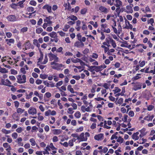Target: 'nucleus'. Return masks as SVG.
I'll return each mask as SVG.
<instances>
[{
    "instance_id": "nucleus-50",
    "label": "nucleus",
    "mask_w": 155,
    "mask_h": 155,
    "mask_svg": "<svg viewBox=\"0 0 155 155\" xmlns=\"http://www.w3.org/2000/svg\"><path fill=\"white\" fill-rule=\"evenodd\" d=\"M28 28L27 27H23L22 28L21 30V32H24L27 31H28Z\"/></svg>"
},
{
    "instance_id": "nucleus-44",
    "label": "nucleus",
    "mask_w": 155,
    "mask_h": 155,
    "mask_svg": "<svg viewBox=\"0 0 155 155\" xmlns=\"http://www.w3.org/2000/svg\"><path fill=\"white\" fill-rule=\"evenodd\" d=\"M27 9L28 12H32L34 10V8L32 7H29L27 8Z\"/></svg>"
},
{
    "instance_id": "nucleus-8",
    "label": "nucleus",
    "mask_w": 155,
    "mask_h": 155,
    "mask_svg": "<svg viewBox=\"0 0 155 155\" xmlns=\"http://www.w3.org/2000/svg\"><path fill=\"white\" fill-rule=\"evenodd\" d=\"M110 9V8L108 9L103 6H101L99 7V10L102 12L104 14H107Z\"/></svg>"
},
{
    "instance_id": "nucleus-10",
    "label": "nucleus",
    "mask_w": 155,
    "mask_h": 155,
    "mask_svg": "<svg viewBox=\"0 0 155 155\" xmlns=\"http://www.w3.org/2000/svg\"><path fill=\"white\" fill-rule=\"evenodd\" d=\"M74 46L78 48H82L84 46V44L81 41H77L74 43Z\"/></svg>"
},
{
    "instance_id": "nucleus-33",
    "label": "nucleus",
    "mask_w": 155,
    "mask_h": 155,
    "mask_svg": "<svg viewBox=\"0 0 155 155\" xmlns=\"http://www.w3.org/2000/svg\"><path fill=\"white\" fill-rule=\"evenodd\" d=\"M108 150V148L107 147H104L103 148V149H102L101 150H100L99 152L100 153L103 152L105 153L107 152Z\"/></svg>"
},
{
    "instance_id": "nucleus-5",
    "label": "nucleus",
    "mask_w": 155,
    "mask_h": 155,
    "mask_svg": "<svg viewBox=\"0 0 155 155\" xmlns=\"http://www.w3.org/2000/svg\"><path fill=\"white\" fill-rule=\"evenodd\" d=\"M132 84H134L133 89L135 91L140 89L141 88V85L138 83H132Z\"/></svg>"
},
{
    "instance_id": "nucleus-4",
    "label": "nucleus",
    "mask_w": 155,
    "mask_h": 155,
    "mask_svg": "<svg viewBox=\"0 0 155 155\" xmlns=\"http://www.w3.org/2000/svg\"><path fill=\"white\" fill-rule=\"evenodd\" d=\"M64 66V65L62 64L57 63L55 65H52L51 67L53 69L59 70L61 69V68L63 67Z\"/></svg>"
},
{
    "instance_id": "nucleus-20",
    "label": "nucleus",
    "mask_w": 155,
    "mask_h": 155,
    "mask_svg": "<svg viewBox=\"0 0 155 155\" xmlns=\"http://www.w3.org/2000/svg\"><path fill=\"white\" fill-rule=\"evenodd\" d=\"M154 117V115H152L151 116L149 117V116H146L144 118V119L148 121H151Z\"/></svg>"
},
{
    "instance_id": "nucleus-13",
    "label": "nucleus",
    "mask_w": 155,
    "mask_h": 155,
    "mask_svg": "<svg viewBox=\"0 0 155 155\" xmlns=\"http://www.w3.org/2000/svg\"><path fill=\"white\" fill-rule=\"evenodd\" d=\"M43 9H46L49 13L51 12V7L48 5H46L42 7Z\"/></svg>"
},
{
    "instance_id": "nucleus-64",
    "label": "nucleus",
    "mask_w": 155,
    "mask_h": 155,
    "mask_svg": "<svg viewBox=\"0 0 155 155\" xmlns=\"http://www.w3.org/2000/svg\"><path fill=\"white\" fill-rule=\"evenodd\" d=\"M72 78L75 79L77 80H78L81 78V77L79 76H75L74 75L72 76Z\"/></svg>"
},
{
    "instance_id": "nucleus-15",
    "label": "nucleus",
    "mask_w": 155,
    "mask_h": 155,
    "mask_svg": "<svg viewBox=\"0 0 155 155\" xmlns=\"http://www.w3.org/2000/svg\"><path fill=\"white\" fill-rule=\"evenodd\" d=\"M25 50H27L30 48V43L29 41H28L25 44Z\"/></svg>"
},
{
    "instance_id": "nucleus-58",
    "label": "nucleus",
    "mask_w": 155,
    "mask_h": 155,
    "mask_svg": "<svg viewBox=\"0 0 155 155\" xmlns=\"http://www.w3.org/2000/svg\"><path fill=\"white\" fill-rule=\"evenodd\" d=\"M77 122L75 120H71V125L73 126H75L76 125Z\"/></svg>"
},
{
    "instance_id": "nucleus-57",
    "label": "nucleus",
    "mask_w": 155,
    "mask_h": 155,
    "mask_svg": "<svg viewBox=\"0 0 155 155\" xmlns=\"http://www.w3.org/2000/svg\"><path fill=\"white\" fill-rule=\"evenodd\" d=\"M40 58H39L38 60L39 61H38V62L39 61H41L42 60L43 57V53L42 52H40Z\"/></svg>"
},
{
    "instance_id": "nucleus-7",
    "label": "nucleus",
    "mask_w": 155,
    "mask_h": 155,
    "mask_svg": "<svg viewBox=\"0 0 155 155\" xmlns=\"http://www.w3.org/2000/svg\"><path fill=\"white\" fill-rule=\"evenodd\" d=\"M28 113L32 115H34L35 114L37 113V110L35 108H34L33 107H31L28 110Z\"/></svg>"
},
{
    "instance_id": "nucleus-54",
    "label": "nucleus",
    "mask_w": 155,
    "mask_h": 155,
    "mask_svg": "<svg viewBox=\"0 0 155 155\" xmlns=\"http://www.w3.org/2000/svg\"><path fill=\"white\" fill-rule=\"evenodd\" d=\"M58 33H59L60 35L62 37L64 36H65V33L62 31H58Z\"/></svg>"
},
{
    "instance_id": "nucleus-55",
    "label": "nucleus",
    "mask_w": 155,
    "mask_h": 155,
    "mask_svg": "<svg viewBox=\"0 0 155 155\" xmlns=\"http://www.w3.org/2000/svg\"><path fill=\"white\" fill-rule=\"evenodd\" d=\"M139 63V65L140 67H143L145 64V62L144 61H143L141 62H140V61Z\"/></svg>"
},
{
    "instance_id": "nucleus-39",
    "label": "nucleus",
    "mask_w": 155,
    "mask_h": 155,
    "mask_svg": "<svg viewBox=\"0 0 155 155\" xmlns=\"http://www.w3.org/2000/svg\"><path fill=\"white\" fill-rule=\"evenodd\" d=\"M113 91L114 92V93L116 94V93L120 92L121 91V90L118 87H115V89L114 90H113Z\"/></svg>"
},
{
    "instance_id": "nucleus-17",
    "label": "nucleus",
    "mask_w": 155,
    "mask_h": 155,
    "mask_svg": "<svg viewBox=\"0 0 155 155\" xmlns=\"http://www.w3.org/2000/svg\"><path fill=\"white\" fill-rule=\"evenodd\" d=\"M109 41L114 48H115L116 47L117 45L115 41L111 38H109Z\"/></svg>"
},
{
    "instance_id": "nucleus-41",
    "label": "nucleus",
    "mask_w": 155,
    "mask_h": 155,
    "mask_svg": "<svg viewBox=\"0 0 155 155\" xmlns=\"http://www.w3.org/2000/svg\"><path fill=\"white\" fill-rule=\"evenodd\" d=\"M48 75L45 74H41L40 75V78L41 79H44L48 78Z\"/></svg>"
},
{
    "instance_id": "nucleus-11",
    "label": "nucleus",
    "mask_w": 155,
    "mask_h": 155,
    "mask_svg": "<svg viewBox=\"0 0 155 155\" xmlns=\"http://www.w3.org/2000/svg\"><path fill=\"white\" fill-rule=\"evenodd\" d=\"M104 134H100L97 135H96L94 137V138L95 140H99L103 139Z\"/></svg>"
},
{
    "instance_id": "nucleus-18",
    "label": "nucleus",
    "mask_w": 155,
    "mask_h": 155,
    "mask_svg": "<svg viewBox=\"0 0 155 155\" xmlns=\"http://www.w3.org/2000/svg\"><path fill=\"white\" fill-rule=\"evenodd\" d=\"M67 89L68 91H69L71 93H76L78 94V93L74 91V89L71 87V86L70 85H68L67 87Z\"/></svg>"
},
{
    "instance_id": "nucleus-24",
    "label": "nucleus",
    "mask_w": 155,
    "mask_h": 155,
    "mask_svg": "<svg viewBox=\"0 0 155 155\" xmlns=\"http://www.w3.org/2000/svg\"><path fill=\"white\" fill-rule=\"evenodd\" d=\"M126 8L128 10V11L127 12V13H132L133 12L132 8V7L129 5L126 6Z\"/></svg>"
},
{
    "instance_id": "nucleus-26",
    "label": "nucleus",
    "mask_w": 155,
    "mask_h": 155,
    "mask_svg": "<svg viewBox=\"0 0 155 155\" xmlns=\"http://www.w3.org/2000/svg\"><path fill=\"white\" fill-rule=\"evenodd\" d=\"M74 116L77 118H79L81 116V114L79 111L76 112L74 114Z\"/></svg>"
},
{
    "instance_id": "nucleus-61",
    "label": "nucleus",
    "mask_w": 155,
    "mask_h": 155,
    "mask_svg": "<svg viewBox=\"0 0 155 155\" xmlns=\"http://www.w3.org/2000/svg\"><path fill=\"white\" fill-rule=\"evenodd\" d=\"M73 140H70L68 142L69 145L71 147H72L73 145Z\"/></svg>"
},
{
    "instance_id": "nucleus-46",
    "label": "nucleus",
    "mask_w": 155,
    "mask_h": 155,
    "mask_svg": "<svg viewBox=\"0 0 155 155\" xmlns=\"http://www.w3.org/2000/svg\"><path fill=\"white\" fill-rule=\"evenodd\" d=\"M128 25V26H126L125 27H124L123 28H126V29H132L133 25L131 24H130V23H129V24Z\"/></svg>"
},
{
    "instance_id": "nucleus-1",
    "label": "nucleus",
    "mask_w": 155,
    "mask_h": 155,
    "mask_svg": "<svg viewBox=\"0 0 155 155\" xmlns=\"http://www.w3.org/2000/svg\"><path fill=\"white\" fill-rule=\"evenodd\" d=\"M26 82V77L25 75L22 76L18 75L17 77V82L19 84L25 83Z\"/></svg>"
},
{
    "instance_id": "nucleus-34",
    "label": "nucleus",
    "mask_w": 155,
    "mask_h": 155,
    "mask_svg": "<svg viewBox=\"0 0 155 155\" xmlns=\"http://www.w3.org/2000/svg\"><path fill=\"white\" fill-rule=\"evenodd\" d=\"M80 60V59L78 58H76L75 59H74L73 58L71 59V61L74 63L79 62Z\"/></svg>"
},
{
    "instance_id": "nucleus-21",
    "label": "nucleus",
    "mask_w": 155,
    "mask_h": 155,
    "mask_svg": "<svg viewBox=\"0 0 155 155\" xmlns=\"http://www.w3.org/2000/svg\"><path fill=\"white\" fill-rule=\"evenodd\" d=\"M68 18L70 19L73 21L77 20L78 19L77 17L73 15H71L70 16L68 17Z\"/></svg>"
},
{
    "instance_id": "nucleus-59",
    "label": "nucleus",
    "mask_w": 155,
    "mask_h": 155,
    "mask_svg": "<svg viewBox=\"0 0 155 155\" xmlns=\"http://www.w3.org/2000/svg\"><path fill=\"white\" fill-rule=\"evenodd\" d=\"M123 102V99L122 98H120L117 101V103L119 104H121Z\"/></svg>"
},
{
    "instance_id": "nucleus-31",
    "label": "nucleus",
    "mask_w": 155,
    "mask_h": 155,
    "mask_svg": "<svg viewBox=\"0 0 155 155\" xmlns=\"http://www.w3.org/2000/svg\"><path fill=\"white\" fill-rule=\"evenodd\" d=\"M48 61V58L47 57V54L45 55V59L44 60V61L41 63L42 64H46Z\"/></svg>"
},
{
    "instance_id": "nucleus-52",
    "label": "nucleus",
    "mask_w": 155,
    "mask_h": 155,
    "mask_svg": "<svg viewBox=\"0 0 155 155\" xmlns=\"http://www.w3.org/2000/svg\"><path fill=\"white\" fill-rule=\"evenodd\" d=\"M71 136L77 138V139L79 140V136L77 133L72 134Z\"/></svg>"
},
{
    "instance_id": "nucleus-25",
    "label": "nucleus",
    "mask_w": 155,
    "mask_h": 155,
    "mask_svg": "<svg viewBox=\"0 0 155 155\" xmlns=\"http://www.w3.org/2000/svg\"><path fill=\"white\" fill-rule=\"evenodd\" d=\"M12 116L13 119L16 121H18L19 120V117L16 113H14Z\"/></svg>"
},
{
    "instance_id": "nucleus-53",
    "label": "nucleus",
    "mask_w": 155,
    "mask_h": 155,
    "mask_svg": "<svg viewBox=\"0 0 155 155\" xmlns=\"http://www.w3.org/2000/svg\"><path fill=\"white\" fill-rule=\"evenodd\" d=\"M73 109L71 108H69L68 109V113L69 114H72L74 112V111L73 110Z\"/></svg>"
},
{
    "instance_id": "nucleus-12",
    "label": "nucleus",
    "mask_w": 155,
    "mask_h": 155,
    "mask_svg": "<svg viewBox=\"0 0 155 155\" xmlns=\"http://www.w3.org/2000/svg\"><path fill=\"white\" fill-rule=\"evenodd\" d=\"M49 35L51 38L56 39L58 38V36L57 33L54 31H52L48 34Z\"/></svg>"
},
{
    "instance_id": "nucleus-63",
    "label": "nucleus",
    "mask_w": 155,
    "mask_h": 155,
    "mask_svg": "<svg viewBox=\"0 0 155 155\" xmlns=\"http://www.w3.org/2000/svg\"><path fill=\"white\" fill-rule=\"evenodd\" d=\"M128 115L131 117H133L134 116V112L132 110H130L128 113Z\"/></svg>"
},
{
    "instance_id": "nucleus-32",
    "label": "nucleus",
    "mask_w": 155,
    "mask_h": 155,
    "mask_svg": "<svg viewBox=\"0 0 155 155\" xmlns=\"http://www.w3.org/2000/svg\"><path fill=\"white\" fill-rule=\"evenodd\" d=\"M33 93L32 92H31L29 94L26 95V99H29L31 98L33 95Z\"/></svg>"
},
{
    "instance_id": "nucleus-51",
    "label": "nucleus",
    "mask_w": 155,
    "mask_h": 155,
    "mask_svg": "<svg viewBox=\"0 0 155 155\" xmlns=\"http://www.w3.org/2000/svg\"><path fill=\"white\" fill-rule=\"evenodd\" d=\"M25 68H22L20 69V71L21 73L24 74H25L26 73V71H25Z\"/></svg>"
},
{
    "instance_id": "nucleus-42",
    "label": "nucleus",
    "mask_w": 155,
    "mask_h": 155,
    "mask_svg": "<svg viewBox=\"0 0 155 155\" xmlns=\"http://www.w3.org/2000/svg\"><path fill=\"white\" fill-rule=\"evenodd\" d=\"M8 71L5 68H1L0 69V72L1 73H5L8 72Z\"/></svg>"
},
{
    "instance_id": "nucleus-14",
    "label": "nucleus",
    "mask_w": 155,
    "mask_h": 155,
    "mask_svg": "<svg viewBox=\"0 0 155 155\" xmlns=\"http://www.w3.org/2000/svg\"><path fill=\"white\" fill-rule=\"evenodd\" d=\"M91 67L94 68L93 70L95 71L96 72H98L102 70V66H94Z\"/></svg>"
},
{
    "instance_id": "nucleus-37",
    "label": "nucleus",
    "mask_w": 155,
    "mask_h": 155,
    "mask_svg": "<svg viewBox=\"0 0 155 155\" xmlns=\"http://www.w3.org/2000/svg\"><path fill=\"white\" fill-rule=\"evenodd\" d=\"M70 26L68 25H66L64 26V28L63 29V30L65 32L67 31L68 29L69 28Z\"/></svg>"
},
{
    "instance_id": "nucleus-27",
    "label": "nucleus",
    "mask_w": 155,
    "mask_h": 155,
    "mask_svg": "<svg viewBox=\"0 0 155 155\" xmlns=\"http://www.w3.org/2000/svg\"><path fill=\"white\" fill-rule=\"evenodd\" d=\"M43 31V30L40 27L37 28L36 29V33L39 34L41 33Z\"/></svg>"
},
{
    "instance_id": "nucleus-30",
    "label": "nucleus",
    "mask_w": 155,
    "mask_h": 155,
    "mask_svg": "<svg viewBox=\"0 0 155 155\" xmlns=\"http://www.w3.org/2000/svg\"><path fill=\"white\" fill-rule=\"evenodd\" d=\"M30 142L31 143V145L32 146H35L36 145V142L34 138H32L29 140Z\"/></svg>"
},
{
    "instance_id": "nucleus-2",
    "label": "nucleus",
    "mask_w": 155,
    "mask_h": 155,
    "mask_svg": "<svg viewBox=\"0 0 155 155\" xmlns=\"http://www.w3.org/2000/svg\"><path fill=\"white\" fill-rule=\"evenodd\" d=\"M6 19L8 21L11 22H15L18 20V18L14 15H8L6 17Z\"/></svg>"
},
{
    "instance_id": "nucleus-56",
    "label": "nucleus",
    "mask_w": 155,
    "mask_h": 155,
    "mask_svg": "<svg viewBox=\"0 0 155 155\" xmlns=\"http://www.w3.org/2000/svg\"><path fill=\"white\" fill-rule=\"evenodd\" d=\"M2 131L5 134H8L10 133V130H7L5 129H2Z\"/></svg>"
},
{
    "instance_id": "nucleus-28",
    "label": "nucleus",
    "mask_w": 155,
    "mask_h": 155,
    "mask_svg": "<svg viewBox=\"0 0 155 155\" xmlns=\"http://www.w3.org/2000/svg\"><path fill=\"white\" fill-rule=\"evenodd\" d=\"M44 21L46 23H48V25H50L52 23V21H51L50 20L47 19V18L45 19L44 20Z\"/></svg>"
},
{
    "instance_id": "nucleus-23",
    "label": "nucleus",
    "mask_w": 155,
    "mask_h": 155,
    "mask_svg": "<svg viewBox=\"0 0 155 155\" xmlns=\"http://www.w3.org/2000/svg\"><path fill=\"white\" fill-rule=\"evenodd\" d=\"M25 0H22V1L19 2L18 3L16 4V6H19L21 8H23L24 6L23 5V3L25 2Z\"/></svg>"
},
{
    "instance_id": "nucleus-49",
    "label": "nucleus",
    "mask_w": 155,
    "mask_h": 155,
    "mask_svg": "<svg viewBox=\"0 0 155 155\" xmlns=\"http://www.w3.org/2000/svg\"><path fill=\"white\" fill-rule=\"evenodd\" d=\"M83 130V127H80L79 128H78L76 129V131L77 132H80L81 131H82Z\"/></svg>"
},
{
    "instance_id": "nucleus-16",
    "label": "nucleus",
    "mask_w": 155,
    "mask_h": 155,
    "mask_svg": "<svg viewBox=\"0 0 155 155\" xmlns=\"http://www.w3.org/2000/svg\"><path fill=\"white\" fill-rule=\"evenodd\" d=\"M116 4H114V5L116 7H119L122 5V2L120 0H115Z\"/></svg>"
},
{
    "instance_id": "nucleus-9",
    "label": "nucleus",
    "mask_w": 155,
    "mask_h": 155,
    "mask_svg": "<svg viewBox=\"0 0 155 155\" xmlns=\"http://www.w3.org/2000/svg\"><path fill=\"white\" fill-rule=\"evenodd\" d=\"M87 138L86 137H84V133H82L79 136V140L80 141H86L87 140Z\"/></svg>"
},
{
    "instance_id": "nucleus-62",
    "label": "nucleus",
    "mask_w": 155,
    "mask_h": 155,
    "mask_svg": "<svg viewBox=\"0 0 155 155\" xmlns=\"http://www.w3.org/2000/svg\"><path fill=\"white\" fill-rule=\"evenodd\" d=\"M71 105L73 107V109L76 110L77 108V104L74 103H73L72 104H71Z\"/></svg>"
},
{
    "instance_id": "nucleus-60",
    "label": "nucleus",
    "mask_w": 155,
    "mask_h": 155,
    "mask_svg": "<svg viewBox=\"0 0 155 155\" xmlns=\"http://www.w3.org/2000/svg\"><path fill=\"white\" fill-rule=\"evenodd\" d=\"M58 139L57 136H55L53 137L52 139V141L53 142H56L58 141Z\"/></svg>"
},
{
    "instance_id": "nucleus-6",
    "label": "nucleus",
    "mask_w": 155,
    "mask_h": 155,
    "mask_svg": "<svg viewBox=\"0 0 155 155\" xmlns=\"http://www.w3.org/2000/svg\"><path fill=\"white\" fill-rule=\"evenodd\" d=\"M2 85H3L9 86H11L10 84H12L10 81L8 79H6L5 81V80L2 78L1 80Z\"/></svg>"
},
{
    "instance_id": "nucleus-48",
    "label": "nucleus",
    "mask_w": 155,
    "mask_h": 155,
    "mask_svg": "<svg viewBox=\"0 0 155 155\" xmlns=\"http://www.w3.org/2000/svg\"><path fill=\"white\" fill-rule=\"evenodd\" d=\"M30 4L31 5L35 6L36 5V2L34 0H31L30 2Z\"/></svg>"
},
{
    "instance_id": "nucleus-38",
    "label": "nucleus",
    "mask_w": 155,
    "mask_h": 155,
    "mask_svg": "<svg viewBox=\"0 0 155 155\" xmlns=\"http://www.w3.org/2000/svg\"><path fill=\"white\" fill-rule=\"evenodd\" d=\"M101 30H102L104 32H105V33H109L110 32V29L109 28H108L107 29H106V28H104L103 30L102 29H101Z\"/></svg>"
},
{
    "instance_id": "nucleus-3",
    "label": "nucleus",
    "mask_w": 155,
    "mask_h": 155,
    "mask_svg": "<svg viewBox=\"0 0 155 155\" xmlns=\"http://www.w3.org/2000/svg\"><path fill=\"white\" fill-rule=\"evenodd\" d=\"M48 56L49 58V60L50 61L54 60L55 62H58V58L56 55L52 54L51 53L48 54Z\"/></svg>"
},
{
    "instance_id": "nucleus-45",
    "label": "nucleus",
    "mask_w": 155,
    "mask_h": 155,
    "mask_svg": "<svg viewBox=\"0 0 155 155\" xmlns=\"http://www.w3.org/2000/svg\"><path fill=\"white\" fill-rule=\"evenodd\" d=\"M18 136V134L15 132L13 133L12 135V136L14 139H16L17 137Z\"/></svg>"
},
{
    "instance_id": "nucleus-47",
    "label": "nucleus",
    "mask_w": 155,
    "mask_h": 155,
    "mask_svg": "<svg viewBox=\"0 0 155 155\" xmlns=\"http://www.w3.org/2000/svg\"><path fill=\"white\" fill-rule=\"evenodd\" d=\"M50 148H51L52 150H57V148L55 147L53 145V144L52 143H51L50 145H49Z\"/></svg>"
},
{
    "instance_id": "nucleus-22",
    "label": "nucleus",
    "mask_w": 155,
    "mask_h": 155,
    "mask_svg": "<svg viewBox=\"0 0 155 155\" xmlns=\"http://www.w3.org/2000/svg\"><path fill=\"white\" fill-rule=\"evenodd\" d=\"M5 41L7 42V44L9 45H10L11 44L10 43H13L14 42V40L13 39H6Z\"/></svg>"
},
{
    "instance_id": "nucleus-40",
    "label": "nucleus",
    "mask_w": 155,
    "mask_h": 155,
    "mask_svg": "<svg viewBox=\"0 0 155 155\" xmlns=\"http://www.w3.org/2000/svg\"><path fill=\"white\" fill-rule=\"evenodd\" d=\"M87 9L85 8H84L82 9L81 11V13L82 15L85 14L87 12Z\"/></svg>"
},
{
    "instance_id": "nucleus-29",
    "label": "nucleus",
    "mask_w": 155,
    "mask_h": 155,
    "mask_svg": "<svg viewBox=\"0 0 155 155\" xmlns=\"http://www.w3.org/2000/svg\"><path fill=\"white\" fill-rule=\"evenodd\" d=\"M124 141L123 139L120 136L117 139V141L120 144L122 143Z\"/></svg>"
},
{
    "instance_id": "nucleus-36",
    "label": "nucleus",
    "mask_w": 155,
    "mask_h": 155,
    "mask_svg": "<svg viewBox=\"0 0 155 155\" xmlns=\"http://www.w3.org/2000/svg\"><path fill=\"white\" fill-rule=\"evenodd\" d=\"M58 88L59 89V91L61 92V94L62 96H67V94H65L64 92L63 91L60 87H58Z\"/></svg>"
},
{
    "instance_id": "nucleus-43",
    "label": "nucleus",
    "mask_w": 155,
    "mask_h": 155,
    "mask_svg": "<svg viewBox=\"0 0 155 155\" xmlns=\"http://www.w3.org/2000/svg\"><path fill=\"white\" fill-rule=\"evenodd\" d=\"M102 86L106 89H108L109 88L110 84H108L107 83H104Z\"/></svg>"
},
{
    "instance_id": "nucleus-19",
    "label": "nucleus",
    "mask_w": 155,
    "mask_h": 155,
    "mask_svg": "<svg viewBox=\"0 0 155 155\" xmlns=\"http://www.w3.org/2000/svg\"><path fill=\"white\" fill-rule=\"evenodd\" d=\"M53 134L54 135H58L62 132L60 129H54L53 130Z\"/></svg>"
},
{
    "instance_id": "nucleus-35",
    "label": "nucleus",
    "mask_w": 155,
    "mask_h": 155,
    "mask_svg": "<svg viewBox=\"0 0 155 155\" xmlns=\"http://www.w3.org/2000/svg\"><path fill=\"white\" fill-rule=\"evenodd\" d=\"M132 139L135 140H137L139 138V137L134 133L132 135Z\"/></svg>"
}]
</instances>
